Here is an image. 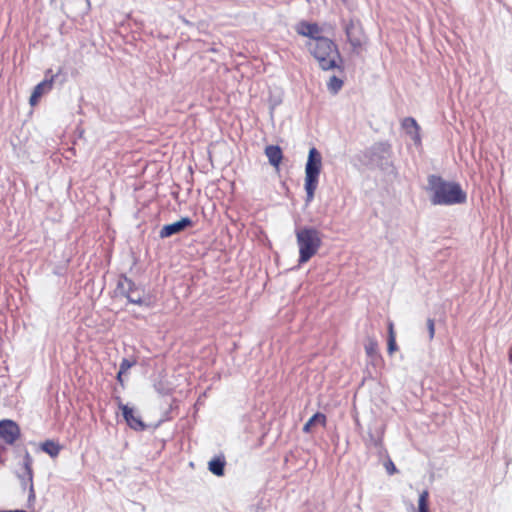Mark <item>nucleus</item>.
Wrapping results in <instances>:
<instances>
[{"label":"nucleus","instance_id":"17","mask_svg":"<svg viewBox=\"0 0 512 512\" xmlns=\"http://www.w3.org/2000/svg\"><path fill=\"white\" fill-rule=\"evenodd\" d=\"M41 449L51 457H56L58 456L61 447L58 443L52 440H46L41 444Z\"/></svg>","mask_w":512,"mask_h":512},{"label":"nucleus","instance_id":"12","mask_svg":"<svg viewBox=\"0 0 512 512\" xmlns=\"http://www.w3.org/2000/svg\"><path fill=\"white\" fill-rule=\"evenodd\" d=\"M138 287L140 286L136 285L130 278L122 275L118 279L116 293L127 298L131 293L134 292V289H137Z\"/></svg>","mask_w":512,"mask_h":512},{"label":"nucleus","instance_id":"18","mask_svg":"<svg viewBox=\"0 0 512 512\" xmlns=\"http://www.w3.org/2000/svg\"><path fill=\"white\" fill-rule=\"evenodd\" d=\"M52 85L53 79L44 80L35 86L33 93L41 97L45 92L51 90Z\"/></svg>","mask_w":512,"mask_h":512},{"label":"nucleus","instance_id":"11","mask_svg":"<svg viewBox=\"0 0 512 512\" xmlns=\"http://www.w3.org/2000/svg\"><path fill=\"white\" fill-rule=\"evenodd\" d=\"M32 457L28 452L25 453L24 456V469L25 472L21 476V482L23 489L29 488L30 495L29 498H34V489H33V471H32Z\"/></svg>","mask_w":512,"mask_h":512},{"label":"nucleus","instance_id":"10","mask_svg":"<svg viewBox=\"0 0 512 512\" xmlns=\"http://www.w3.org/2000/svg\"><path fill=\"white\" fill-rule=\"evenodd\" d=\"M296 32L299 35L310 38L309 42H316L318 38H323V36H321L322 29L316 23L302 21L297 24Z\"/></svg>","mask_w":512,"mask_h":512},{"label":"nucleus","instance_id":"1","mask_svg":"<svg viewBox=\"0 0 512 512\" xmlns=\"http://www.w3.org/2000/svg\"><path fill=\"white\" fill-rule=\"evenodd\" d=\"M427 181L426 190L433 205L451 206L466 201L467 195L460 184L446 181L438 175H429Z\"/></svg>","mask_w":512,"mask_h":512},{"label":"nucleus","instance_id":"22","mask_svg":"<svg viewBox=\"0 0 512 512\" xmlns=\"http://www.w3.org/2000/svg\"><path fill=\"white\" fill-rule=\"evenodd\" d=\"M365 350L369 356L374 355L377 350V342L374 340H370L369 343L365 345Z\"/></svg>","mask_w":512,"mask_h":512},{"label":"nucleus","instance_id":"24","mask_svg":"<svg viewBox=\"0 0 512 512\" xmlns=\"http://www.w3.org/2000/svg\"><path fill=\"white\" fill-rule=\"evenodd\" d=\"M397 349L396 337H388V353L393 354Z\"/></svg>","mask_w":512,"mask_h":512},{"label":"nucleus","instance_id":"25","mask_svg":"<svg viewBox=\"0 0 512 512\" xmlns=\"http://www.w3.org/2000/svg\"><path fill=\"white\" fill-rule=\"evenodd\" d=\"M427 328H428V332H429V338L433 339L434 334H435V324H434L433 319L427 320Z\"/></svg>","mask_w":512,"mask_h":512},{"label":"nucleus","instance_id":"23","mask_svg":"<svg viewBox=\"0 0 512 512\" xmlns=\"http://www.w3.org/2000/svg\"><path fill=\"white\" fill-rule=\"evenodd\" d=\"M403 126L408 130L410 127L414 128L417 132L419 127L417 122L413 118H406L403 122Z\"/></svg>","mask_w":512,"mask_h":512},{"label":"nucleus","instance_id":"15","mask_svg":"<svg viewBox=\"0 0 512 512\" xmlns=\"http://www.w3.org/2000/svg\"><path fill=\"white\" fill-rule=\"evenodd\" d=\"M225 464L226 462L224 457H215L211 461H209L208 469L211 473H213L216 476H223Z\"/></svg>","mask_w":512,"mask_h":512},{"label":"nucleus","instance_id":"27","mask_svg":"<svg viewBox=\"0 0 512 512\" xmlns=\"http://www.w3.org/2000/svg\"><path fill=\"white\" fill-rule=\"evenodd\" d=\"M39 99H40V97L32 92L30 99H29V103L32 106H34L38 103Z\"/></svg>","mask_w":512,"mask_h":512},{"label":"nucleus","instance_id":"7","mask_svg":"<svg viewBox=\"0 0 512 512\" xmlns=\"http://www.w3.org/2000/svg\"><path fill=\"white\" fill-rule=\"evenodd\" d=\"M344 30L347 40L353 50L357 51L361 48L365 37L360 23L358 21L351 20L349 23L345 24Z\"/></svg>","mask_w":512,"mask_h":512},{"label":"nucleus","instance_id":"29","mask_svg":"<svg viewBox=\"0 0 512 512\" xmlns=\"http://www.w3.org/2000/svg\"><path fill=\"white\" fill-rule=\"evenodd\" d=\"M123 374H124V373H121V370H119V371H118V373H117V377H116V378H117V380H118V382H119L121 385H123V382H124V381H123V377H122V376H123Z\"/></svg>","mask_w":512,"mask_h":512},{"label":"nucleus","instance_id":"4","mask_svg":"<svg viewBox=\"0 0 512 512\" xmlns=\"http://www.w3.org/2000/svg\"><path fill=\"white\" fill-rule=\"evenodd\" d=\"M322 168V155L315 148L309 150L308 159L305 166V191L306 201L313 200L318 186L319 175Z\"/></svg>","mask_w":512,"mask_h":512},{"label":"nucleus","instance_id":"16","mask_svg":"<svg viewBox=\"0 0 512 512\" xmlns=\"http://www.w3.org/2000/svg\"><path fill=\"white\" fill-rule=\"evenodd\" d=\"M325 425L326 416L320 412L315 413L303 426V432L310 433L312 430V426L315 424Z\"/></svg>","mask_w":512,"mask_h":512},{"label":"nucleus","instance_id":"19","mask_svg":"<svg viewBox=\"0 0 512 512\" xmlns=\"http://www.w3.org/2000/svg\"><path fill=\"white\" fill-rule=\"evenodd\" d=\"M428 498L429 493L427 490H424L419 495L418 499V512H429V506H428Z\"/></svg>","mask_w":512,"mask_h":512},{"label":"nucleus","instance_id":"5","mask_svg":"<svg viewBox=\"0 0 512 512\" xmlns=\"http://www.w3.org/2000/svg\"><path fill=\"white\" fill-rule=\"evenodd\" d=\"M369 163L378 167L387 165L391 156V146L387 142H378L372 145L366 152Z\"/></svg>","mask_w":512,"mask_h":512},{"label":"nucleus","instance_id":"21","mask_svg":"<svg viewBox=\"0 0 512 512\" xmlns=\"http://www.w3.org/2000/svg\"><path fill=\"white\" fill-rule=\"evenodd\" d=\"M136 364L135 361H131L127 358L122 359L120 363L119 370H121V373H126L132 366Z\"/></svg>","mask_w":512,"mask_h":512},{"label":"nucleus","instance_id":"30","mask_svg":"<svg viewBox=\"0 0 512 512\" xmlns=\"http://www.w3.org/2000/svg\"><path fill=\"white\" fill-rule=\"evenodd\" d=\"M509 358H510V362L512 363V348L510 349V352H509Z\"/></svg>","mask_w":512,"mask_h":512},{"label":"nucleus","instance_id":"9","mask_svg":"<svg viewBox=\"0 0 512 512\" xmlns=\"http://www.w3.org/2000/svg\"><path fill=\"white\" fill-rule=\"evenodd\" d=\"M20 435L18 425L12 420H2L0 422V438L7 444H13Z\"/></svg>","mask_w":512,"mask_h":512},{"label":"nucleus","instance_id":"3","mask_svg":"<svg viewBox=\"0 0 512 512\" xmlns=\"http://www.w3.org/2000/svg\"><path fill=\"white\" fill-rule=\"evenodd\" d=\"M296 240L299 248V264L308 262L322 245V235L313 227L297 229Z\"/></svg>","mask_w":512,"mask_h":512},{"label":"nucleus","instance_id":"28","mask_svg":"<svg viewBox=\"0 0 512 512\" xmlns=\"http://www.w3.org/2000/svg\"><path fill=\"white\" fill-rule=\"evenodd\" d=\"M388 337H396L394 332V325L391 321L388 323Z\"/></svg>","mask_w":512,"mask_h":512},{"label":"nucleus","instance_id":"8","mask_svg":"<svg viewBox=\"0 0 512 512\" xmlns=\"http://www.w3.org/2000/svg\"><path fill=\"white\" fill-rule=\"evenodd\" d=\"M192 226L193 221L189 217H183L179 221L163 226L159 232V237L162 239L168 238Z\"/></svg>","mask_w":512,"mask_h":512},{"label":"nucleus","instance_id":"14","mask_svg":"<svg viewBox=\"0 0 512 512\" xmlns=\"http://www.w3.org/2000/svg\"><path fill=\"white\" fill-rule=\"evenodd\" d=\"M265 155L267 156L269 163L272 166L278 167L282 158V150L279 146L276 145H269L265 148Z\"/></svg>","mask_w":512,"mask_h":512},{"label":"nucleus","instance_id":"13","mask_svg":"<svg viewBox=\"0 0 512 512\" xmlns=\"http://www.w3.org/2000/svg\"><path fill=\"white\" fill-rule=\"evenodd\" d=\"M127 300L131 304H136L145 307L152 306L151 298L145 294V290L141 286L138 287L137 289H134V292L127 297Z\"/></svg>","mask_w":512,"mask_h":512},{"label":"nucleus","instance_id":"20","mask_svg":"<svg viewBox=\"0 0 512 512\" xmlns=\"http://www.w3.org/2000/svg\"><path fill=\"white\" fill-rule=\"evenodd\" d=\"M327 86L331 93L336 94L342 88L343 81L336 76H332Z\"/></svg>","mask_w":512,"mask_h":512},{"label":"nucleus","instance_id":"26","mask_svg":"<svg viewBox=\"0 0 512 512\" xmlns=\"http://www.w3.org/2000/svg\"><path fill=\"white\" fill-rule=\"evenodd\" d=\"M386 470L388 472L389 475H392L394 474L397 470H396V467L395 465L393 464L392 461H389L387 464H386Z\"/></svg>","mask_w":512,"mask_h":512},{"label":"nucleus","instance_id":"2","mask_svg":"<svg viewBox=\"0 0 512 512\" xmlns=\"http://www.w3.org/2000/svg\"><path fill=\"white\" fill-rule=\"evenodd\" d=\"M310 53L318 61L323 70L339 68L338 61H342L336 44L329 38H318L316 42L306 44Z\"/></svg>","mask_w":512,"mask_h":512},{"label":"nucleus","instance_id":"6","mask_svg":"<svg viewBox=\"0 0 512 512\" xmlns=\"http://www.w3.org/2000/svg\"><path fill=\"white\" fill-rule=\"evenodd\" d=\"M118 407L122 411L123 417L127 425L135 431H143L146 429V424L143 422L141 416L134 410V408L123 404L121 399L117 397Z\"/></svg>","mask_w":512,"mask_h":512}]
</instances>
